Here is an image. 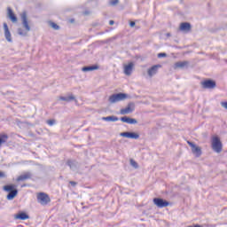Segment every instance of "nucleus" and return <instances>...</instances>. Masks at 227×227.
<instances>
[{"label": "nucleus", "mask_w": 227, "mask_h": 227, "mask_svg": "<svg viewBox=\"0 0 227 227\" xmlns=\"http://www.w3.org/2000/svg\"><path fill=\"white\" fill-rule=\"evenodd\" d=\"M129 98V95L125 93H116L113 94L109 97L108 101L110 104H116L117 102H122V100H127Z\"/></svg>", "instance_id": "nucleus-3"}, {"label": "nucleus", "mask_w": 227, "mask_h": 227, "mask_svg": "<svg viewBox=\"0 0 227 227\" xmlns=\"http://www.w3.org/2000/svg\"><path fill=\"white\" fill-rule=\"evenodd\" d=\"M153 202L158 208H166V207H169V202L161 198H154Z\"/></svg>", "instance_id": "nucleus-5"}, {"label": "nucleus", "mask_w": 227, "mask_h": 227, "mask_svg": "<svg viewBox=\"0 0 227 227\" xmlns=\"http://www.w3.org/2000/svg\"><path fill=\"white\" fill-rule=\"evenodd\" d=\"M20 17L22 26L23 27H25L26 31H24L22 28H18V35H20V36H27V33L31 31V27H29V22L27 21V13L26 12H23Z\"/></svg>", "instance_id": "nucleus-1"}, {"label": "nucleus", "mask_w": 227, "mask_h": 227, "mask_svg": "<svg viewBox=\"0 0 227 227\" xmlns=\"http://www.w3.org/2000/svg\"><path fill=\"white\" fill-rule=\"evenodd\" d=\"M48 125H50V127H52V125H54L56 123L55 120H48L47 121Z\"/></svg>", "instance_id": "nucleus-28"}, {"label": "nucleus", "mask_w": 227, "mask_h": 227, "mask_svg": "<svg viewBox=\"0 0 227 227\" xmlns=\"http://www.w3.org/2000/svg\"><path fill=\"white\" fill-rule=\"evenodd\" d=\"M50 26H51V27H52V28L55 29V30L59 29V26H58V24H56V23H54V22H51V23H50Z\"/></svg>", "instance_id": "nucleus-27"}, {"label": "nucleus", "mask_w": 227, "mask_h": 227, "mask_svg": "<svg viewBox=\"0 0 227 227\" xmlns=\"http://www.w3.org/2000/svg\"><path fill=\"white\" fill-rule=\"evenodd\" d=\"M4 37L7 40V42L12 43V33L10 32V28L8 27L7 23H4Z\"/></svg>", "instance_id": "nucleus-12"}, {"label": "nucleus", "mask_w": 227, "mask_h": 227, "mask_svg": "<svg viewBox=\"0 0 227 227\" xmlns=\"http://www.w3.org/2000/svg\"><path fill=\"white\" fill-rule=\"evenodd\" d=\"M120 136L121 137H128L129 139H139V134L134 132H122Z\"/></svg>", "instance_id": "nucleus-11"}, {"label": "nucleus", "mask_w": 227, "mask_h": 227, "mask_svg": "<svg viewBox=\"0 0 227 227\" xmlns=\"http://www.w3.org/2000/svg\"><path fill=\"white\" fill-rule=\"evenodd\" d=\"M93 70H98V66H97V65L87 66V67H83L82 68V72H93Z\"/></svg>", "instance_id": "nucleus-17"}, {"label": "nucleus", "mask_w": 227, "mask_h": 227, "mask_svg": "<svg viewBox=\"0 0 227 227\" xmlns=\"http://www.w3.org/2000/svg\"><path fill=\"white\" fill-rule=\"evenodd\" d=\"M130 165L135 168V169H137L139 168V165H137V162L134 160H130Z\"/></svg>", "instance_id": "nucleus-25"}, {"label": "nucleus", "mask_w": 227, "mask_h": 227, "mask_svg": "<svg viewBox=\"0 0 227 227\" xmlns=\"http://www.w3.org/2000/svg\"><path fill=\"white\" fill-rule=\"evenodd\" d=\"M118 3H120V0H110L109 1V5L110 6H116V4H118Z\"/></svg>", "instance_id": "nucleus-26"}, {"label": "nucleus", "mask_w": 227, "mask_h": 227, "mask_svg": "<svg viewBox=\"0 0 227 227\" xmlns=\"http://www.w3.org/2000/svg\"><path fill=\"white\" fill-rule=\"evenodd\" d=\"M69 184L71 185H73V187H75V185H77V183L74 182V181H70Z\"/></svg>", "instance_id": "nucleus-32"}, {"label": "nucleus", "mask_w": 227, "mask_h": 227, "mask_svg": "<svg viewBox=\"0 0 227 227\" xmlns=\"http://www.w3.org/2000/svg\"><path fill=\"white\" fill-rule=\"evenodd\" d=\"M59 100H63L64 102H72V100H75V97L74 95H70L67 97H60Z\"/></svg>", "instance_id": "nucleus-22"}, {"label": "nucleus", "mask_w": 227, "mask_h": 227, "mask_svg": "<svg viewBox=\"0 0 227 227\" xmlns=\"http://www.w3.org/2000/svg\"><path fill=\"white\" fill-rule=\"evenodd\" d=\"M133 68H134V63L130 62L129 65H126L124 67L125 75H130L132 74Z\"/></svg>", "instance_id": "nucleus-15"}, {"label": "nucleus", "mask_w": 227, "mask_h": 227, "mask_svg": "<svg viewBox=\"0 0 227 227\" xmlns=\"http://www.w3.org/2000/svg\"><path fill=\"white\" fill-rule=\"evenodd\" d=\"M37 201L41 205H47V203H51V198L48 194L41 192L37 195Z\"/></svg>", "instance_id": "nucleus-6"}, {"label": "nucleus", "mask_w": 227, "mask_h": 227, "mask_svg": "<svg viewBox=\"0 0 227 227\" xmlns=\"http://www.w3.org/2000/svg\"><path fill=\"white\" fill-rule=\"evenodd\" d=\"M121 121L123 123H129V125H136V123H137V120L127 116L121 117Z\"/></svg>", "instance_id": "nucleus-14"}, {"label": "nucleus", "mask_w": 227, "mask_h": 227, "mask_svg": "<svg viewBox=\"0 0 227 227\" xmlns=\"http://www.w3.org/2000/svg\"><path fill=\"white\" fill-rule=\"evenodd\" d=\"M33 174L31 172H26L23 175H20V176L17 177V182H24L26 180H30L32 178Z\"/></svg>", "instance_id": "nucleus-13"}, {"label": "nucleus", "mask_w": 227, "mask_h": 227, "mask_svg": "<svg viewBox=\"0 0 227 227\" xmlns=\"http://www.w3.org/2000/svg\"><path fill=\"white\" fill-rule=\"evenodd\" d=\"M129 26L130 27H134V26H136V22L130 21Z\"/></svg>", "instance_id": "nucleus-33"}, {"label": "nucleus", "mask_w": 227, "mask_h": 227, "mask_svg": "<svg viewBox=\"0 0 227 227\" xmlns=\"http://www.w3.org/2000/svg\"><path fill=\"white\" fill-rule=\"evenodd\" d=\"M136 109V105L132 102L129 103L127 107L121 108L120 110V114H130V113H134Z\"/></svg>", "instance_id": "nucleus-7"}, {"label": "nucleus", "mask_w": 227, "mask_h": 227, "mask_svg": "<svg viewBox=\"0 0 227 227\" xmlns=\"http://www.w3.org/2000/svg\"><path fill=\"white\" fill-rule=\"evenodd\" d=\"M167 36H171V34L168 33V34H167Z\"/></svg>", "instance_id": "nucleus-35"}, {"label": "nucleus", "mask_w": 227, "mask_h": 227, "mask_svg": "<svg viewBox=\"0 0 227 227\" xmlns=\"http://www.w3.org/2000/svg\"><path fill=\"white\" fill-rule=\"evenodd\" d=\"M71 22H74V20H71Z\"/></svg>", "instance_id": "nucleus-36"}, {"label": "nucleus", "mask_w": 227, "mask_h": 227, "mask_svg": "<svg viewBox=\"0 0 227 227\" xmlns=\"http://www.w3.org/2000/svg\"><path fill=\"white\" fill-rule=\"evenodd\" d=\"M167 54L166 53H159L158 58H166Z\"/></svg>", "instance_id": "nucleus-29"}, {"label": "nucleus", "mask_w": 227, "mask_h": 227, "mask_svg": "<svg viewBox=\"0 0 227 227\" xmlns=\"http://www.w3.org/2000/svg\"><path fill=\"white\" fill-rule=\"evenodd\" d=\"M6 141H8V135L6 134L0 135V146H3V145H4Z\"/></svg>", "instance_id": "nucleus-24"}, {"label": "nucleus", "mask_w": 227, "mask_h": 227, "mask_svg": "<svg viewBox=\"0 0 227 227\" xmlns=\"http://www.w3.org/2000/svg\"><path fill=\"white\" fill-rule=\"evenodd\" d=\"M162 66L160 65H154L151 68L147 70V74L149 77H153V75H157V72H159V68H161Z\"/></svg>", "instance_id": "nucleus-10"}, {"label": "nucleus", "mask_w": 227, "mask_h": 227, "mask_svg": "<svg viewBox=\"0 0 227 227\" xmlns=\"http://www.w3.org/2000/svg\"><path fill=\"white\" fill-rule=\"evenodd\" d=\"M4 191L9 192L7 195V200H12L19 194V191L17 190V185L15 184H7L4 186Z\"/></svg>", "instance_id": "nucleus-2"}, {"label": "nucleus", "mask_w": 227, "mask_h": 227, "mask_svg": "<svg viewBox=\"0 0 227 227\" xmlns=\"http://www.w3.org/2000/svg\"><path fill=\"white\" fill-rule=\"evenodd\" d=\"M67 166H69L70 169H77V161L74 160H69L67 162Z\"/></svg>", "instance_id": "nucleus-21"}, {"label": "nucleus", "mask_w": 227, "mask_h": 227, "mask_svg": "<svg viewBox=\"0 0 227 227\" xmlns=\"http://www.w3.org/2000/svg\"><path fill=\"white\" fill-rule=\"evenodd\" d=\"M109 25H110V26H114V20H110V21H109Z\"/></svg>", "instance_id": "nucleus-34"}, {"label": "nucleus", "mask_w": 227, "mask_h": 227, "mask_svg": "<svg viewBox=\"0 0 227 227\" xmlns=\"http://www.w3.org/2000/svg\"><path fill=\"white\" fill-rule=\"evenodd\" d=\"M189 66V61H178L174 65V68H185Z\"/></svg>", "instance_id": "nucleus-16"}, {"label": "nucleus", "mask_w": 227, "mask_h": 227, "mask_svg": "<svg viewBox=\"0 0 227 227\" xmlns=\"http://www.w3.org/2000/svg\"><path fill=\"white\" fill-rule=\"evenodd\" d=\"M222 107H224V109H227V102H222Z\"/></svg>", "instance_id": "nucleus-30"}, {"label": "nucleus", "mask_w": 227, "mask_h": 227, "mask_svg": "<svg viewBox=\"0 0 227 227\" xmlns=\"http://www.w3.org/2000/svg\"><path fill=\"white\" fill-rule=\"evenodd\" d=\"M180 31H189L191 29V23L189 22H183L179 27Z\"/></svg>", "instance_id": "nucleus-20"}, {"label": "nucleus", "mask_w": 227, "mask_h": 227, "mask_svg": "<svg viewBox=\"0 0 227 227\" xmlns=\"http://www.w3.org/2000/svg\"><path fill=\"white\" fill-rule=\"evenodd\" d=\"M212 148L216 153L223 152V143H221L219 137H214L212 138Z\"/></svg>", "instance_id": "nucleus-4"}, {"label": "nucleus", "mask_w": 227, "mask_h": 227, "mask_svg": "<svg viewBox=\"0 0 227 227\" xmlns=\"http://www.w3.org/2000/svg\"><path fill=\"white\" fill-rule=\"evenodd\" d=\"M188 145L191 146L192 152L196 155V157H200L201 155V148H200V146H197L191 141H188Z\"/></svg>", "instance_id": "nucleus-9"}, {"label": "nucleus", "mask_w": 227, "mask_h": 227, "mask_svg": "<svg viewBox=\"0 0 227 227\" xmlns=\"http://www.w3.org/2000/svg\"><path fill=\"white\" fill-rule=\"evenodd\" d=\"M7 12L8 17L11 19L12 22H17V16H15L12 8L8 7Z\"/></svg>", "instance_id": "nucleus-19"}, {"label": "nucleus", "mask_w": 227, "mask_h": 227, "mask_svg": "<svg viewBox=\"0 0 227 227\" xmlns=\"http://www.w3.org/2000/svg\"><path fill=\"white\" fill-rule=\"evenodd\" d=\"M103 121H118V117L112 115L107 117H102Z\"/></svg>", "instance_id": "nucleus-23"}, {"label": "nucleus", "mask_w": 227, "mask_h": 227, "mask_svg": "<svg viewBox=\"0 0 227 227\" xmlns=\"http://www.w3.org/2000/svg\"><path fill=\"white\" fill-rule=\"evenodd\" d=\"M6 177V174L4 172H0V178H4Z\"/></svg>", "instance_id": "nucleus-31"}, {"label": "nucleus", "mask_w": 227, "mask_h": 227, "mask_svg": "<svg viewBox=\"0 0 227 227\" xmlns=\"http://www.w3.org/2000/svg\"><path fill=\"white\" fill-rule=\"evenodd\" d=\"M28 218H29V215L24 212H20L15 215V219H20V221H26V219H28Z\"/></svg>", "instance_id": "nucleus-18"}, {"label": "nucleus", "mask_w": 227, "mask_h": 227, "mask_svg": "<svg viewBox=\"0 0 227 227\" xmlns=\"http://www.w3.org/2000/svg\"><path fill=\"white\" fill-rule=\"evenodd\" d=\"M201 86L204 88V90H214V88L216 86V83L215 81L208 79L201 82Z\"/></svg>", "instance_id": "nucleus-8"}]
</instances>
